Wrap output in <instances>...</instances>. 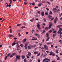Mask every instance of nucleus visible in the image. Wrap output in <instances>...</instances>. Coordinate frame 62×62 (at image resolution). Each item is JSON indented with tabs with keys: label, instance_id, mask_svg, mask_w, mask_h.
<instances>
[{
	"label": "nucleus",
	"instance_id": "nucleus-47",
	"mask_svg": "<svg viewBox=\"0 0 62 62\" xmlns=\"http://www.w3.org/2000/svg\"><path fill=\"white\" fill-rule=\"evenodd\" d=\"M42 25H44V26H45L46 24L45 23H44Z\"/></svg>",
	"mask_w": 62,
	"mask_h": 62
},
{
	"label": "nucleus",
	"instance_id": "nucleus-27",
	"mask_svg": "<svg viewBox=\"0 0 62 62\" xmlns=\"http://www.w3.org/2000/svg\"><path fill=\"white\" fill-rule=\"evenodd\" d=\"M37 40V39H31V40Z\"/></svg>",
	"mask_w": 62,
	"mask_h": 62
},
{
	"label": "nucleus",
	"instance_id": "nucleus-30",
	"mask_svg": "<svg viewBox=\"0 0 62 62\" xmlns=\"http://www.w3.org/2000/svg\"><path fill=\"white\" fill-rule=\"evenodd\" d=\"M46 36L47 37H48V36H49V34L48 33H47L46 34Z\"/></svg>",
	"mask_w": 62,
	"mask_h": 62
},
{
	"label": "nucleus",
	"instance_id": "nucleus-62",
	"mask_svg": "<svg viewBox=\"0 0 62 62\" xmlns=\"http://www.w3.org/2000/svg\"><path fill=\"white\" fill-rule=\"evenodd\" d=\"M60 38H61L62 37V35L61 34H60Z\"/></svg>",
	"mask_w": 62,
	"mask_h": 62
},
{
	"label": "nucleus",
	"instance_id": "nucleus-52",
	"mask_svg": "<svg viewBox=\"0 0 62 62\" xmlns=\"http://www.w3.org/2000/svg\"><path fill=\"white\" fill-rule=\"evenodd\" d=\"M28 44V42H27L25 44V45H27Z\"/></svg>",
	"mask_w": 62,
	"mask_h": 62
},
{
	"label": "nucleus",
	"instance_id": "nucleus-10",
	"mask_svg": "<svg viewBox=\"0 0 62 62\" xmlns=\"http://www.w3.org/2000/svg\"><path fill=\"white\" fill-rule=\"evenodd\" d=\"M22 59H23L24 58H25V56L23 55L22 56Z\"/></svg>",
	"mask_w": 62,
	"mask_h": 62
},
{
	"label": "nucleus",
	"instance_id": "nucleus-21",
	"mask_svg": "<svg viewBox=\"0 0 62 62\" xmlns=\"http://www.w3.org/2000/svg\"><path fill=\"white\" fill-rule=\"evenodd\" d=\"M52 10L53 11H55V10H57V9L56 8H53Z\"/></svg>",
	"mask_w": 62,
	"mask_h": 62
},
{
	"label": "nucleus",
	"instance_id": "nucleus-38",
	"mask_svg": "<svg viewBox=\"0 0 62 62\" xmlns=\"http://www.w3.org/2000/svg\"><path fill=\"white\" fill-rule=\"evenodd\" d=\"M8 57L7 56H6L5 57V60H6V59H7V58Z\"/></svg>",
	"mask_w": 62,
	"mask_h": 62
},
{
	"label": "nucleus",
	"instance_id": "nucleus-59",
	"mask_svg": "<svg viewBox=\"0 0 62 62\" xmlns=\"http://www.w3.org/2000/svg\"><path fill=\"white\" fill-rule=\"evenodd\" d=\"M38 8V7H34V8Z\"/></svg>",
	"mask_w": 62,
	"mask_h": 62
},
{
	"label": "nucleus",
	"instance_id": "nucleus-63",
	"mask_svg": "<svg viewBox=\"0 0 62 62\" xmlns=\"http://www.w3.org/2000/svg\"><path fill=\"white\" fill-rule=\"evenodd\" d=\"M40 46H41L42 45V43H39V44Z\"/></svg>",
	"mask_w": 62,
	"mask_h": 62
},
{
	"label": "nucleus",
	"instance_id": "nucleus-32",
	"mask_svg": "<svg viewBox=\"0 0 62 62\" xmlns=\"http://www.w3.org/2000/svg\"><path fill=\"white\" fill-rule=\"evenodd\" d=\"M62 31V29L61 28H60V30H59V31Z\"/></svg>",
	"mask_w": 62,
	"mask_h": 62
},
{
	"label": "nucleus",
	"instance_id": "nucleus-4",
	"mask_svg": "<svg viewBox=\"0 0 62 62\" xmlns=\"http://www.w3.org/2000/svg\"><path fill=\"white\" fill-rule=\"evenodd\" d=\"M37 26L38 27V28L39 30H40L41 29V28H40V26L39 24H38L37 25Z\"/></svg>",
	"mask_w": 62,
	"mask_h": 62
},
{
	"label": "nucleus",
	"instance_id": "nucleus-15",
	"mask_svg": "<svg viewBox=\"0 0 62 62\" xmlns=\"http://www.w3.org/2000/svg\"><path fill=\"white\" fill-rule=\"evenodd\" d=\"M53 53L52 51H51L50 52V54H49V55H52V54Z\"/></svg>",
	"mask_w": 62,
	"mask_h": 62
},
{
	"label": "nucleus",
	"instance_id": "nucleus-39",
	"mask_svg": "<svg viewBox=\"0 0 62 62\" xmlns=\"http://www.w3.org/2000/svg\"><path fill=\"white\" fill-rule=\"evenodd\" d=\"M20 46L21 47H23V44H21L20 45Z\"/></svg>",
	"mask_w": 62,
	"mask_h": 62
},
{
	"label": "nucleus",
	"instance_id": "nucleus-58",
	"mask_svg": "<svg viewBox=\"0 0 62 62\" xmlns=\"http://www.w3.org/2000/svg\"><path fill=\"white\" fill-rule=\"evenodd\" d=\"M13 56V55H11L10 56V57H12Z\"/></svg>",
	"mask_w": 62,
	"mask_h": 62
},
{
	"label": "nucleus",
	"instance_id": "nucleus-35",
	"mask_svg": "<svg viewBox=\"0 0 62 62\" xmlns=\"http://www.w3.org/2000/svg\"><path fill=\"white\" fill-rule=\"evenodd\" d=\"M18 35L19 37H21V35L20 33H18Z\"/></svg>",
	"mask_w": 62,
	"mask_h": 62
},
{
	"label": "nucleus",
	"instance_id": "nucleus-19",
	"mask_svg": "<svg viewBox=\"0 0 62 62\" xmlns=\"http://www.w3.org/2000/svg\"><path fill=\"white\" fill-rule=\"evenodd\" d=\"M48 17L49 18H50V19H51V18H52V16L50 15H49Z\"/></svg>",
	"mask_w": 62,
	"mask_h": 62
},
{
	"label": "nucleus",
	"instance_id": "nucleus-53",
	"mask_svg": "<svg viewBox=\"0 0 62 62\" xmlns=\"http://www.w3.org/2000/svg\"><path fill=\"white\" fill-rule=\"evenodd\" d=\"M26 56L27 57V58H29V57L27 55Z\"/></svg>",
	"mask_w": 62,
	"mask_h": 62
},
{
	"label": "nucleus",
	"instance_id": "nucleus-50",
	"mask_svg": "<svg viewBox=\"0 0 62 62\" xmlns=\"http://www.w3.org/2000/svg\"><path fill=\"white\" fill-rule=\"evenodd\" d=\"M49 14H52V12L51 11H50L49 13Z\"/></svg>",
	"mask_w": 62,
	"mask_h": 62
},
{
	"label": "nucleus",
	"instance_id": "nucleus-17",
	"mask_svg": "<svg viewBox=\"0 0 62 62\" xmlns=\"http://www.w3.org/2000/svg\"><path fill=\"white\" fill-rule=\"evenodd\" d=\"M50 39V37H48L47 39L46 40V41H49V40Z\"/></svg>",
	"mask_w": 62,
	"mask_h": 62
},
{
	"label": "nucleus",
	"instance_id": "nucleus-61",
	"mask_svg": "<svg viewBox=\"0 0 62 62\" xmlns=\"http://www.w3.org/2000/svg\"><path fill=\"white\" fill-rule=\"evenodd\" d=\"M48 29V28L47 27H46L45 28V29H46V30H47Z\"/></svg>",
	"mask_w": 62,
	"mask_h": 62
},
{
	"label": "nucleus",
	"instance_id": "nucleus-14",
	"mask_svg": "<svg viewBox=\"0 0 62 62\" xmlns=\"http://www.w3.org/2000/svg\"><path fill=\"white\" fill-rule=\"evenodd\" d=\"M12 54L13 55H16V53H14Z\"/></svg>",
	"mask_w": 62,
	"mask_h": 62
},
{
	"label": "nucleus",
	"instance_id": "nucleus-44",
	"mask_svg": "<svg viewBox=\"0 0 62 62\" xmlns=\"http://www.w3.org/2000/svg\"><path fill=\"white\" fill-rule=\"evenodd\" d=\"M52 30H51L50 31H49V32H50V33H52Z\"/></svg>",
	"mask_w": 62,
	"mask_h": 62
},
{
	"label": "nucleus",
	"instance_id": "nucleus-22",
	"mask_svg": "<svg viewBox=\"0 0 62 62\" xmlns=\"http://www.w3.org/2000/svg\"><path fill=\"white\" fill-rule=\"evenodd\" d=\"M45 15H48V12H46V13H45Z\"/></svg>",
	"mask_w": 62,
	"mask_h": 62
},
{
	"label": "nucleus",
	"instance_id": "nucleus-64",
	"mask_svg": "<svg viewBox=\"0 0 62 62\" xmlns=\"http://www.w3.org/2000/svg\"><path fill=\"white\" fill-rule=\"evenodd\" d=\"M40 60L39 59L38 60V62H40Z\"/></svg>",
	"mask_w": 62,
	"mask_h": 62
},
{
	"label": "nucleus",
	"instance_id": "nucleus-31",
	"mask_svg": "<svg viewBox=\"0 0 62 62\" xmlns=\"http://www.w3.org/2000/svg\"><path fill=\"white\" fill-rule=\"evenodd\" d=\"M35 4V2H33L32 3V6H34Z\"/></svg>",
	"mask_w": 62,
	"mask_h": 62
},
{
	"label": "nucleus",
	"instance_id": "nucleus-34",
	"mask_svg": "<svg viewBox=\"0 0 62 62\" xmlns=\"http://www.w3.org/2000/svg\"><path fill=\"white\" fill-rule=\"evenodd\" d=\"M25 28V26H23L21 27L22 29H23V28Z\"/></svg>",
	"mask_w": 62,
	"mask_h": 62
},
{
	"label": "nucleus",
	"instance_id": "nucleus-18",
	"mask_svg": "<svg viewBox=\"0 0 62 62\" xmlns=\"http://www.w3.org/2000/svg\"><path fill=\"white\" fill-rule=\"evenodd\" d=\"M16 43H15V42L13 43L12 44V46H14V45H15V44H16Z\"/></svg>",
	"mask_w": 62,
	"mask_h": 62
},
{
	"label": "nucleus",
	"instance_id": "nucleus-6",
	"mask_svg": "<svg viewBox=\"0 0 62 62\" xmlns=\"http://www.w3.org/2000/svg\"><path fill=\"white\" fill-rule=\"evenodd\" d=\"M52 24H50V25L49 26V27L48 28V29H50L51 27V26H52Z\"/></svg>",
	"mask_w": 62,
	"mask_h": 62
},
{
	"label": "nucleus",
	"instance_id": "nucleus-54",
	"mask_svg": "<svg viewBox=\"0 0 62 62\" xmlns=\"http://www.w3.org/2000/svg\"><path fill=\"white\" fill-rule=\"evenodd\" d=\"M34 31H35V30H32V33H34Z\"/></svg>",
	"mask_w": 62,
	"mask_h": 62
},
{
	"label": "nucleus",
	"instance_id": "nucleus-56",
	"mask_svg": "<svg viewBox=\"0 0 62 62\" xmlns=\"http://www.w3.org/2000/svg\"><path fill=\"white\" fill-rule=\"evenodd\" d=\"M35 36H38V34L37 33H35Z\"/></svg>",
	"mask_w": 62,
	"mask_h": 62
},
{
	"label": "nucleus",
	"instance_id": "nucleus-40",
	"mask_svg": "<svg viewBox=\"0 0 62 62\" xmlns=\"http://www.w3.org/2000/svg\"><path fill=\"white\" fill-rule=\"evenodd\" d=\"M57 60H60V59L59 58V57H58L57 58Z\"/></svg>",
	"mask_w": 62,
	"mask_h": 62
},
{
	"label": "nucleus",
	"instance_id": "nucleus-55",
	"mask_svg": "<svg viewBox=\"0 0 62 62\" xmlns=\"http://www.w3.org/2000/svg\"><path fill=\"white\" fill-rule=\"evenodd\" d=\"M45 32V31L44 30L42 32V33H44V32Z\"/></svg>",
	"mask_w": 62,
	"mask_h": 62
},
{
	"label": "nucleus",
	"instance_id": "nucleus-51",
	"mask_svg": "<svg viewBox=\"0 0 62 62\" xmlns=\"http://www.w3.org/2000/svg\"><path fill=\"white\" fill-rule=\"evenodd\" d=\"M56 32V31H55L53 32L54 33H55Z\"/></svg>",
	"mask_w": 62,
	"mask_h": 62
},
{
	"label": "nucleus",
	"instance_id": "nucleus-13",
	"mask_svg": "<svg viewBox=\"0 0 62 62\" xmlns=\"http://www.w3.org/2000/svg\"><path fill=\"white\" fill-rule=\"evenodd\" d=\"M24 47L25 49H27L28 47V46L27 45H25L24 46Z\"/></svg>",
	"mask_w": 62,
	"mask_h": 62
},
{
	"label": "nucleus",
	"instance_id": "nucleus-24",
	"mask_svg": "<svg viewBox=\"0 0 62 62\" xmlns=\"http://www.w3.org/2000/svg\"><path fill=\"white\" fill-rule=\"evenodd\" d=\"M10 54H11L10 53H9L7 55V56L8 57L9 56V55H10Z\"/></svg>",
	"mask_w": 62,
	"mask_h": 62
},
{
	"label": "nucleus",
	"instance_id": "nucleus-8",
	"mask_svg": "<svg viewBox=\"0 0 62 62\" xmlns=\"http://www.w3.org/2000/svg\"><path fill=\"white\" fill-rule=\"evenodd\" d=\"M39 53V52H34V54H38Z\"/></svg>",
	"mask_w": 62,
	"mask_h": 62
},
{
	"label": "nucleus",
	"instance_id": "nucleus-37",
	"mask_svg": "<svg viewBox=\"0 0 62 62\" xmlns=\"http://www.w3.org/2000/svg\"><path fill=\"white\" fill-rule=\"evenodd\" d=\"M46 3H47V4H49V5L50 4V3L49 1H47Z\"/></svg>",
	"mask_w": 62,
	"mask_h": 62
},
{
	"label": "nucleus",
	"instance_id": "nucleus-29",
	"mask_svg": "<svg viewBox=\"0 0 62 62\" xmlns=\"http://www.w3.org/2000/svg\"><path fill=\"white\" fill-rule=\"evenodd\" d=\"M56 52L57 53V54H58L59 53V52H58V50H56Z\"/></svg>",
	"mask_w": 62,
	"mask_h": 62
},
{
	"label": "nucleus",
	"instance_id": "nucleus-45",
	"mask_svg": "<svg viewBox=\"0 0 62 62\" xmlns=\"http://www.w3.org/2000/svg\"><path fill=\"white\" fill-rule=\"evenodd\" d=\"M10 33L11 34V33H12V31H11V29H10Z\"/></svg>",
	"mask_w": 62,
	"mask_h": 62
},
{
	"label": "nucleus",
	"instance_id": "nucleus-23",
	"mask_svg": "<svg viewBox=\"0 0 62 62\" xmlns=\"http://www.w3.org/2000/svg\"><path fill=\"white\" fill-rule=\"evenodd\" d=\"M54 23H56V20H54Z\"/></svg>",
	"mask_w": 62,
	"mask_h": 62
},
{
	"label": "nucleus",
	"instance_id": "nucleus-42",
	"mask_svg": "<svg viewBox=\"0 0 62 62\" xmlns=\"http://www.w3.org/2000/svg\"><path fill=\"white\" fill-rule=\"evenodd\" d=\"M46 55H47V54H44L43 55L44 57H45L46 56Z\"/></svg>",
	"mask_w": 62,
	"mask_h": 62
},
{
	"label": "nucleus",
	"instance_id": "nucleus-3",
	"mask_svg": "<svg viewBox=\"0 0 62 62\" xmlns=\"http://www.w3.org/2000/svg\"><path fill=\"white\" fill-rule=\"evenodd\" d=\"M32 47L33 46H32L31 45H30L28 46V49H31Z\"/></svg>",
	"mask_w": 62,
	"mask_h": 62
},
{
	"label": "nucleus",
	"instance_id": "nucleus-16",
	"mask_svg": "<svg viewBox=\"0 0 62 62\" xmlns=\"http://www.w3.org/2000/svg\"><path fill=\"white\" fill-rule=\"evenodd\" d=\"M31 54L30 52H29L28 55L29 56H30V55H31Z\"/></svg>",
	"mask_w": 62,
	"mask_h": 62
},
{
	"label": "nucleus",
	"instance_id": "nucleus-43",
	"mask_svg": "<svg viewBox=\"0 0 62 62\" xmlns=\"http://www.w3.org/2000/svg\"><path fill=\"white\" fill-rule=\"evenodd\" d=\"M52 55L53 56H54V55H55V54H54V53H53L52 54Z\"/></svg>",
	"mask_w": 62,
	"mask_h": 62
},
{
	"label": "nucleus",
	"instance_id": "nucleus-11",
	"mask_svg": "<svg viewBox=\"0 0 62 62\" xmlns=\"http://www.w3.org/2000/svg\"><path fill=\"white\" fill-rule=\"evenodd\" d=\"M41 5H42V3H39L38 4V6H39L40 7L41 6Z\"/></svg>",
	"mask_w": 62,
	"mask_h": 62
},
{
	"label": "nucleus",
	"instance_id": "nucleus-9",
	"mask_svg": "<svg viewBox=\"0 0 62 62\" xmlns=\"http://www.w3.org/2000/svg\"><path fill=\"white\" fill-rule=\"evenodd\" d=\"M58 34H59V33H60V35H61L62 34V32L61 31H58Z\"/></svg>",
	"mask_w": 62,
	"mask_h": 62
},
{
	"label": "nucleus",
	"instance_id": "nucleus-28",
	"mask_svg": "<svg viewBox=\"0 0 62 62\" xmlns=\"http://www.w3.org/2000/svg\"><path fill=\"white\" fill-rule=\"evenodd\" d=\"M58 19V18H57V17H56V18H55V20L56 21H57V19Z\"/></svg>",
	"mask_w": 62,
	"mask_h": 62
},
{
	"label": "nucleus",
	"instance_id": "nucleus-7",
	"mask_svg": "<svg viewBox=\"0 0 62 62\" xmlns=\"http://www.w3.org/2000/svg\"><path fill=\"white\" fill-rule=\"evenodd\" d=\"M27 39H24V40H23V43H24V42H26V41Z\"/></svg>",
	"mask_w": 62,
	"mask_h": 62
},
{
	"label": "nucleus",
	"instance_id": "nucleus-25",
	"mask_svg": "<svg viewBox=\"0 0 62 62\" xmlns=\"http://www.w3.org/2000/svg\"><path fill=\"white\" fill-rule=\"evenodd\" d=\"M44 47L45 48H46L47 47V46L46 45H45L44 46Z\"/></svg>",
	"mask_w": 62,
	"mask_h": 62
},
{
	"label": "nucleus",
	"instance_id": "nucleus-36",
	"mask_svg": "<svg viewBox=\"0 0 62 62\" xmlns=\"http://www.w3.org/2000/svg\"><path fill=\"white\" fill-rule=\"evenodd\" d=\"M27 61H26V59H24V62H26Z\"/></svg>",
	"mask_w": 62,
	"mask_h": 62
},
{
	"label": "nucleus",
	"instance_id": "nucleus-12",
	"mask_svg": "<svg viewBox=\"0 0 62 62\" xmlns=\"http://www.w3.org/2000/svg\"><path fill=\"white\" fill-rule=\"evenodd\" d=\"M17 47L18 49H19V48H20V46L19 45H18L17 46Z\"/></svg>",
	"mask_w": 62,
	"mask_h": 62
},
{
	"label": "nucleus",
	"instance_id": "nucleus-46",
	"mask_svg": "<svg viewBox=\"0 0 62 62\" xmlns=\"http://www.w3.org/2000/svg\"><path fill=\"white\" fill-rule=\"evenodd\" d=\"M44 22H46V19L44 18Z\"/></svg>",
	"mask_w": 62,
	"mask_h": 62
},
{
	"label": "nucleus",
	"instance_id": "nucleus-41",
	"mask_svg": "<svg viewBox=\"0 0 62 62\" xmlns=\"http://www.w3.org/2000/svg\"><path fill=\"white\" fill-rule=\"evenodd\" d=\"M21 25V24H17L16 26H20V25Z\"/></svg>",
	"mask_w": 62,
	"mask_h": 62
},
{
	"label": "nucleus",
	"instance_id": "nucleus-20",
	"mask_svg": "<svg viewBox=\"0 0 62 62\" xmlns=\"http://www.w3.org/2000/svg\"><path fill=\"white\" fill-rule=\"evenodd\" d=\"M10 4H11V3H12V0H10Z\"/></svg>",
	"mask_w": 62,
	"mask_h": 62
},
{
	"label": "nucleus",
	"instance_id": "nucleus-5",
	"mask_svg": "<svg viewBox=\"0 0 62 62\" xmlns=\"http://www.w3.org/2000/svg\"><path fill=\"white\" fill-rule=\"evenodd\" d=\"M41 14L42 16H44V12H42Z\"/></svg>",
	"mask_w": 62,
	"mask_h": 62
},
{
	"label": "nucleus",
	"instance_id": "nucleus-57",
	"mask_svg": "<svg viewBox=\"0 0 62 62\" xmlns=\"http://www.w3.org/2000/svg\"><path fill=\"white\" fill-rule=\"evenodd\" d=\"M55 36V35H54V34L53 35V38H54Z\"/></svg>",
	"mask_w": 62,
	"mask_h": 62
},
{
	"label": "nucleus",
	"instance_id": "nucleus-33",
	"mask_svg": "<svg viewBox=\"0 0 62 62\" xmlns=\"http://www.w3.org/2000/svg\"><path fill=\"white\" fill-rule=\"evenodd\" d=\"M40 53H39L37 55L38 56H39V55H40Z\"/></svg>",
	"mask_w": 62,
	"mask_h": 62
},
{
	"label": "nucleus",
	"instance_id": "nucleus-2",
	"mask_svg": "<svg viewBox=\"0 0 62 62\" xmlns=\"http://www.w3.org/2000/svg\"><path fill=\"white\" fill-rule=\"evenodd\" d=\"M46 60H47V61H50V60L48 59L47 58H46L44 59L43 60V62H45V61H46Z\"/></svg>",
	"mask_w": 62,
	"mask_h": 62
},
{
	"label": "nucleus",
	"instance_id": "nucleus-49",
	"mask_svg": "<svg viewBox=\"0 0 62 62\" xmlns=\"http://www.w3.org/2000/svg\"><path fill=\"white\" fill-rule=\"evenodd\" d=\"M51 42H48L47 43V44H51Z\"/></svg>",
	"mask_w": 62,
	"mask_h": 62
},
{
	"label": "nucleus",
	"instance_id": "nucleus-26",
	"mask_svg": "<svg viewBox=\"0 0 62 62\" xmlns=\"http://www.w3.org/2000/svg\"><path fill=\"white\" fill-rule=\"evenodd\" d=\"M62 26V25H58L57 26V27L60 28V27Z\"/></svg>",
	"mask_w": 62,
	"mask_h": 62
},
{
	"label": "nucleus",
	"instance_id": "nucleus-1",
	"mask_svg": "<svg viewBox=\"0 0 62 62\" xmlns=\"http://www.w3.org/2000/svg\"><path fill=\"white\" fill-rule=\"evenodd\" d=\"M21 57L20 56L17 55L16 56V61H17V60L18 59H20V57Z\"/></svg>",
	"mask_w": 62,
	"mask_h": 62
},
{
	"label": "nucleus",
	"instance_id": "nucleus-60",
	"mask_svg": "<svg viewBox=\"0 0 62 62\" xmlns=\"http://www.w3.org/2000/svg\"><path fill=\"white\" fill-rule=\"evenodd\" d=\"M18 43H19V42H18V41H17L16 42V44L17 45H18Z\"/></svg>",
	"mask_w": 62,
	"mask_h": 62
},
{
	"label": "nucleus",
	"instance_id": "nucleus-48",
	"mask_svg": "<svg viewBox=\"0 0 62 62\" xmlns=\"http://www.w3.org/2000/svg\"><path fill=\"white\" fill-rule=\"evenodd\" d=\"M10 4V3L8 5V7H11V5H10V4Z\"/></svg>",
	"mask_w": 62,
	"mask_h": 62
}]
</instances>
